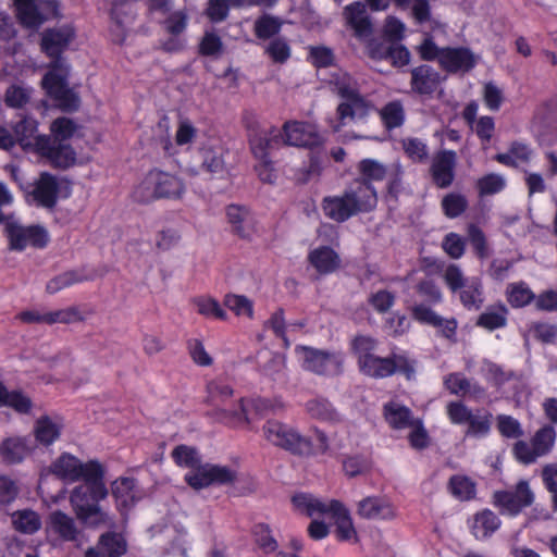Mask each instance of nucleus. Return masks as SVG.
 I'll return each instance as SVG.
<instances>
[{
  "label": "nucleus",
  "mask_w": 557,
  "mask_h": 557,
  "mask_svg": "<svg viewBox=\"0 0 557 557\" xmlns=\"http://www.w3.org/2000/svg\"><path fill=\"white\" fill-rule=\"evenodd\" d=\"M411 75V87L421 95L434 92L441 82L440 74L428 65L413 69Z\"/></svg>",
  "instance_id": "33"
},
{
  "label": "nucleus",
  "mask_w": 557,
  "mask_h": 557,
  "mask_svg": "<svg viewBox=\"0 0 557 557\" xmlns=\"http://www.w3.org/2000/svg\"><path fill=\"white\" fill-rule=\"evenodd\" d=\"M48 149L40 152V157L48 159L53 165L69 168L74 164L76 153L70 145L52 141L48 138Z\"/></svg>",
  "instance_id": "36"
},
{
  "label": "nucleus",
  "mask_w": 557,
  "mask_h": 557,
  "mask_svg": "<svg viewBox=\"0 0 557 557\" xmlns=\"http://www.w3.org/2000/svg\"><path fill=\"white\" fill-rule=\"evenodd\" d=\"M506 184V178L503 175L491 173L479 178L476 186L481 196H490L504 190Z\"/></svg>",
  "instance_id": "55"
},
{
  "label": "nucleus",
  "mask_w": 557,
  "mask_h": 557,
  "mask_svg": "<svg viewBox=\"0 0 557 557\" xmlns=\"http://www.w3.org/2000/svg\"><path fill=\"white\" fill-rule=\"evenodd\" d=\"M283 25V21L280 17L263 14L255 22V34L260 39H268L276 35Z\"/></svg>",
  "instance_id": "48"
},
{
  "label": "nucleus",
  "mask_w": 557,
  "mask_h": 557,
  "mask_svg": "<svg viewBox=\"0 0 557 557\" xmlns=\"http://www.w3.org/2000/svg\"><path fill=\"white\" fill-rule=\"evenodd\" d=\"M466 197L458 193H450L442 200V208L446 216L454 219L459 216L467 208Z\"/></svg>",
  "instance_id": "57"
},
{
  "label": "nucleus",
  "mask_w": 557,
  "mask_h": 557,
  "mask_svg": "<svg viewBox=\"0 0 557 557\" xmlns=\"http://www.w3.org/2000/svg\"><path fill=\"white\" fill-rule=\"evenodd\" d=\"M268 55L276 63H284L290 57V47L283 38H275L265 48Z\"/></svg>",
  "instance_id": "63"
},
{
  "label": "nucleus",
  "mask_w": 557,
  "mask_h": 557,
  "mask_svg": "<svg viewBox=\"0 0 557 557\" xmlns=\"http://www.w3.org/2000/svg\"><path fill=\"white\" fill-rule=\"evenodd\" d=\"M20 22L29 28H38L46 21L59 16L55 0H14Z\"/></svg>",
  "instance_id": "9"
},
{
  "label": "nucleus",
  "mask_w": 557,
  "mask_h": 557,
  "mask_svg": "<svg viewBox=\"0 0 557 557\" xmlns=\"http://www.w3.org/2000/svg\"><path fill=\"white\" fill-rule=\"evenodd\" d=\"M134 4L129 2L114 3L111 17V36L116 44H122L128 33L129 26L134 21Z\"/></svg>",
  "instance_id": "24"
},
{
  "label": "nucleus",
  "mask_w": 557,
  "mask_h": 557,
  "mask_svg": "<svg viewBox=\"0 0 557 557\" xmlns=\"http://www.w3.org/2000/svg\"><path fill=\"white\" fill-rule=\"evenodd\" d=\"M493 498L502 513L516 516L533 503L534 494L527 481H520L515 490L495 492Z\"/></svg>",
  "instance_id": "12"
},
{
  "label": "nucleus",
  "mask_w": 557,
  "mask_h": 557,
  "mask_svg": "<svg viewBox=\"0 0 557 557\" xmlns=\"http://www.w3.org/2000/svg\"><path fill=\"white\" fill-rule=\"evenodd\" d=\"M126 552V542L121 534H102L98 547L88 548L85 557H121Z\"/></svg>",
  "instance_id": "30"
},
{
  "label": "nucleus",
  "mask_w": 557,
  "mask_h": 557,
  "mask_svg": "<svg viewBox=\"0 0 557 557\" xmlns=\"http://www.w3.org/2000/svg\"><path fill=\"white\" fill-rule=\"evenodd\" d=\"M62 423L59 420L41 417L35 423L34 435L39 444L49 446L60 437Z\"/></svg>",
  "instance_id": "39"
},
{
  "label": "nucleus",
  "mask_w": 557,
  "mask_h": 557,
  "mask_svg": "<svg viewBox=\"0 0 557 557\" xmlns=\"http://www.w3.org/2000/svg\"><path fill=\"white\" fill-rule=\"evenodd\" d=\"M47 536L57 535L64 542H74L77 546H82L84 541L83 532L77 528L75 520L60 511L50 513L46 524Z\"/></svg>",
  "instance_id": "15"
},
{
  "label": "nucleus",
  "mask_w": 557,
  "mask_h": 557,
  "mask_svg": "<svg viewBox=\"0 0 557 557\" xmlns=\"http://www.w3.org/2000/svg\"><path fill=\"white\" fill-rule=\"evenodd\" d=\"M175 463L180 467L193 470L200 462V456L196 448L187 445H180L172 450L171 454Z\"/></svg>",
  "instance_id": "53"
},
{
  "label": "nucleus",
  "mask_w": 557,
  "mask_h": 557,
  "mask_svg": "<svg viewBox=\"0 0 557 557\" xmlns=\"http://www.w3.org/2000/svg\"><path fill=\"white\" fill-rule=\"evenodd\" d=\"M500 523V519L490 509L474 513L468 522L471 534L478 541L491 537L499 529Z\"/></svg>",
  "instance_id": "28"
},
{
  "label": "nucleus",
  "mask_w": 557,
  "mask_h": 557,
  "mask_svg": "<svg viewBox=\"0 0 557 557\" xmlns=\"http://www.w3.org/2000/svg\"><path fill=\"white\" fill-rule=\"evenodd\" d=\"M443 278L453 293H459V299L467 309L478 310L484 302L483 284L480 277H466L456 264H449L443 272Z\"/></svg>",
  "instance_id": "5"
},
{
  "label": "nucleus",
  "mask_w": 557,
  "mask_h": 557,
  "mask_svg": "<svg viewBox=\"0 0 557 557\" xmlns=\"http://www.w3.org/2000/svg\"><path fill=\"white\" fill-rule=\"evenodd\" d=\"M359 368L364 374L373 377H385L399 372L411 379L416 371V361L405 354H394L387 358L372 355L363 359Z\"/></svg>",
  "instance_id": "7"
},
{
  "label": "nucleus",
  "mask_w": 557,
  "mask_h": 557,
  "mask_svg": "<svg viewBox=\"0 0 557 557\" xmlns=\"http://www.w3.org/2000/svg\"><path fill=\"white\" fill-rule=\"evenodd\" d=\"M196 311L207 318L225 321L227 319L226 311L221 307L220 302L210 296H198L193 299Z\"/></svg>",
  "instance_id": "41"
},
{
  "label": "nucleus",
  "mask_w": 557,
  "mask_h": 557,
  "mask_svg": "<svg viewBox=\"0 0 557 557\" xmlns=\"http://www.w3.org/2000/svg\"><path fill=\"white\" fill-rule=\"evenodd\" d=\"M361 518L370 520H393L397 517L396 506L386 497L368 496L357 505Z\"/></svg>",
  "instance_id": "18"
},
{
  "label": "nucleus",
  "mask_w": 557,
  "mask_h": 557,
  "mask_svg": "<svg viewBox=\"0 0 557 557\" xmlns=\"http://www.w3.org/2000/svg\"><path fill=\"white\" fill-rule=\"evenodd\" d=\"M256 545L265 554L276 552L278 547L277 541L273 537L271 529L268 524H256L252 530Z\"/></svg>",
  "instance_id": "49"
},
{
  "label": "nucleus",
  "mask_w": 557,
  "mask_h": 557,
  "mask_svg": "<svg viewBox=\"0 0 557 557\" xmlns=\"http://www.w3.org/2000/svg\"><path fill=\"white\" fill-rule=\"evenodd\" d=\"M358 171L362 176V178L359 181H366L369 184L371 182L382 181L386 177L387 174H391L393 181L391 182L388 189L391 193H393L397 185L398 177L401 174V166L398 163H394L387 168L377 160L363 159L358 164Z\"/></svg>",
  "instance_id": "19"
},
{
  "label": "nucleus",
  "mask_w": 557,
  "mask_h": 557,
  "mask_svg": "<svg viewBox=\"0 0 557 557\" xmlns=\"http://www.w3.org/2000/svg\"><path fill=\"white\" fill-rule=\"evenodd\" d=\"M226 216L233 231L242 237H248L253 232L255 219L248 209L231 205L226 209Z\"/></svg>",
  "instance_id": "32"
},
{
  "label": "nucleus",
  "mask_w": 557,
  "mask_h": 557,
  "mask_svg": "<svg viewBox=\"0 0 557 557\" xmlns=\"http://www.w3.org/2000/svg\"><path fill=\"white\" fill-rule=\"evenodd\" d=\"M330 84L334 86V90L343 100L360 94L357 82L341 70H336L331 75Z\"/></svg>",
  "instance_id": "42"
},
{
  "label": "nucleus",
  "mask_w": 557,
  "mask_h": 557,
  "mask_svg": "<svg viewBox=\"0 0 557 557\" xmlns=\"http://www.w3.org/2000/svg\"><path fill=\"white\" fill-rule=\"evenodd\" d=\"M14 135L16 143L27 152L40 154L48 148L47 135L38 134V122L33 117H24L15 124Z\"/></svg>",
  "instance_id": "14"
},
{
  "label": "nucleus",
  "mask_w": 557,
  "mask_h": 557,
  "mask_svg": "<svg viewBox=\"0 0 557 557\" xmlns=\"http://www.w3.org/2000/svg\"><path fill=\"white\" fill-rule=\"evenodd\" d=\"M506 295L508 302L516 308L523 307L534 299V294L523 282L509 284L506 289Z\"/></svg>",
  "instance_id": "47"
},
{
  "label": "nucleus",
  "mask_w": 557,
  "mask_h": 557,
  "mask_svg": "<svg viewBox=\"0 0 557 557\" xmlns=\"http://www.w3.org/2000/svg\"><path fill=\"white\" fill-rule=\"evenodd\" d=\"M207 401L213 407L212 416L214 419L234 426L249 425L257 417L268 412L275 413L285 408L281 398H240L235 406L231 407L228 400L233 396V388L220 380L210 382L207 386Z\"/></svg>",
  "instance_id": "3"
},
{
  "label": "nucleus",
  "mask_w": 557,
  "mask_h": 557,
  "mask_svg": "<svg viewBox=\"0 0 557 557\" xmlns=\"http://www.w3.org/2000/svg\"><path fill=\"white\" fill-rule=\"evenodd\" d=\"M373 109L372 102L361 94L342 100L337 107V120L334 123L331 122V127L337 132L349 122L363 121Z\"/></svg>",
  "instance_id": "13"
},
{
  "label": "nucleus",
  "mask_w": 557,
  "mask_h": 557,
  "mask_svg": "<svg viewBox=\"0 0 557 557\" xmlns=\"http://www.w3.org/2000/svg\"><path fill=\"white\" fill-rule=\"evenodd\" d=\"M33 450L34 446L27 437H8L0 444V456L9 465L21 463Z\"/></svg>",
  "instance_id": "27"
},
{
  "label": "nucleus",
  "mask_w": 557,
  "mask_h": 557,
  "mask_svg": "<svg viewBox=\"0 0 557 557\" xmlns=\"http://www.w3.org/2000/svg\"><path fill=\"white\" fill-rule=\"evenodd\" d=\"M74 37V29L70 25L47 29L42 34L41 49L50 58L55 60L50 64L48 73L42 78L41 85L47 94L53 98L62 110H75L79 106L77 95L67 87L66 78L69 66L59 58Z\"/></svg>",
  "instance_id": "2"
},
{
  "label": "nucleus",
  "mask_w": 557,
  "mask_h": 557,
  "mask_svg": "<svg viewBox=\"0 0 557 557\" xmlns=\"http://www.w3.org/2000/svg\"><path fill=\"white\" fill-rule=\"evenodd\" d=\"M323 136L315 125L302 122H287L284 125V143L296 147H315L323 143Z\"/></svg>",
  "instance_id": "16"
},
{
  "label": "nucleus",
  "mask_w": 557,
  "mask_h": 557,
  "mask_svg": "<svg viewBox=\"0 0 557 557\" xmlns=\"http://www.w3.org/2000/svg\"><path fill=\"white\" fill-rule=\"evenodd\" d=\"M384 417L388 425L395 430L407 429L417 420L409 408L397 401L384 405Z\"/></svg>",
  "instance_id": "38"
},
{
  "label": "nucleus",
  "mask_w": 557,
  "mask_h": 557,
  "mask_svg": "<svg viewBox=\"0 0 557 557\" xmlns=\"http://www.w3.org/2000/svg\"><path fill=\"white\" fill-rule=\"evenodd\" d=\"M295 351L305 370L322 375H334L342 371L344 358L339 352L307 346H297Z\"/></svg>",
  "instance_id": "8"
},
{
  "label": "nucleus",
  "mask_w": 557,
  "mask_h": 557,
  "mask_svg": "<svg viewBox=\"0 0 557 557\" xmlns=\"http://www.w3.org/2000/svg\"><path fill=\"white\" fill-rule=\"evenodd\" d=\"M309 265L320 275L334 273L341 267L339 255L330 246L320 245L309 250Z\"/></svg>",
  "instance_id": "21"
},
{
  "label": "nucleus",
  "mask_w": 557,
  "mask_h": 557,
  "mask_svg": "<svg viewBox=\"0 0 557 557\" xmlns=\"http://www.w3.org/2000/svg\"><path fill=\"white\" fill-rule=\"evenodd\" d=\"M467 436L483 437L488 434L491 429V414L487 412L476 411L471 414L467 422Z\"/></svg>",
  "instance_id": "54"
},
{
  "label": "nucleus",
  "mask_w": 557,
  "mask_h": 557,
  "mask_svg": "<svg viewBox=\"0 0 557 557\" xmlns=\"http://www.w3.org/2000/svg\"><path fill=\"white\" fill-rule=\"evenodd\" d=\"M344 17L357 38L364 40L372 33V25L367 14L366 5L361 2H355L344 9Z\"/></svg>",
  "instance_id": "25"
},
{
  "label": "nucleus",
  "mask_w": 557,
  "mask_h": 557,
  "mask_svg": "<svg viewBox=\"0 0 557 557\" xmlns=\"http://www.w3.org/2000/svg\"><path fill=\"white\" fill-rule=\"evenodd\" d=\"M264 438L271 444L296 454L312 451L310 438L286 423L268 420L262 428Z\"/></svg>",
  "instance_id": "6"
},
{
  "label": "nucleus",
  "mask_w": 557,
  "mask_h": 557,
  "mask_svg": "<svg viewBox=\"0 0 557 557\" xmlns=\"http://www.w3.org/2000/svg\"><path fill=\"white\" fill-rule=\"evenodd\" d=\"M32 92L33 89L30 87L13 84L5 91L4 102L10 108H23L29 102Z\"/></svg>",
  "instance_id": "52"
},
{
  "label": "nucleus",
  "mask_w": 557,
  "mask_h": 557,
  "mask_svg": "<svg viewBox=\"0 0 557 557\" xmlns=\"http://www.w3.org/2000/svg\"><path fill=\"white\" fill-rule=\"evenodd\" d=\"M5 234L9 239L10 249L17 251H22L27 247L42 248L49 240L48 233L42 226H26L15 221H10L5 224Z\"/></svg>",
  "instance_id": "10"
},
{
  "label": "nucleus",
  "mask_w": 557,
  "mask_h": 557,
  "mask_svg": "<svg viewBox=\"0 0 557 557\" xmlns=\"http://www.w3.org/2000/svg\"><path fill=\"white\" fill-rule=\"evenodd\" d=\"M507 309L505 306L487 308L478 319L476 324L488 331L505 326Z\"/></svg>",
  "instance_id": "45"
},
{
  "label": "nucleus",
  "mask_w": 557,
  "mask_h": 557,
  "mask_svg": "<svg viewBox=\"0 0 557 557\" xmlns=\"http://www.w3.org/2000/svg\"><path fill=\"white\" fill-rule=\"evenodd\" d=\"M532 157V150L523 143H513L508 152L498 153L496 160L505 165H520L529 162Z\"/></svg>",
  "instance_id": "43"
},
{
  "label": "nucleus",
  "mask_w": 557,
  "mask_h": 557,
  "mask_svg": "<svg viewBox=\"0 0 557 557\" xmlns=\"http://www.w3.org/2000/svg\"><path fill=\"white\" fill-rule=\"evenodd\" d=\"M413 318L423 324H429L437 327L445 337H451L455 334L457 323L455 320L443 319L436 314L432 309L424 305H417L412 308Z\"/></svg>",
  "instance_id": "31"
},
{
  "label": "nucleus",
  "mask_w": 557,
  "mask_h": 557,
  "mask_svg": "<svg viewBox=\"0 0 557 557\" xmlns=\"http://www.w3.org/2000/svg\"><path fill=\"white\" fill-rule=\"evenodd\" d=\"M234 470L218 465L201 462L185 474V481L195 490L205 488L211 484H226L235 480Z\"/></svg>",
  "instance_id": "11"
},
{
  "label": "nucleus",
  "mask_w": 557,
  "mask_h": 557,
  "mask_svg": "<svg viewBox=\"0 0 557 557\" xmlns=\"http://www.w3.org/2000/svg\"><path fill=\"white\" fill-rule=\"evenodd\" d=\"M351 346L360 366L363 359L373 355L372 351L376 347V341L370 336L359 335L352 339Z\"/></svg>",
  "instance_id": "61"
},
{
  "label": "nucleus",
  "mask_w": 557,
  "mask_h": 557,
  "mask_svg": "<svg viewBox=\"0 0 557 557\" xmlns=\"http://www.w3.org/2000/svg\"><path fill=\"white\" fill-rule=\"evenodd\" d=\"M58 182L54 176L44 173L33 190V196L39 206L52 208L57 202Z\"/></svg>",
  "instance_id": "35"
},
{
  "label": "nucleus",
  "mask_w": 557,
  "mask_h": 557,
  "mask_svg": "<svg viewBox=\"0 0 557 557\" xmlns=\"http://www.w3.org/2000/svg\"><path fill=\"white\" fill-rule=\"evenodd\" d=\"M334 499H322L310 493H297L292 503L295 511L307 517L327 516Z\"/></svg>",
  "instance_id": "26"
},
{
  "label": "nucleus",
  "mask_w": 557,
  "mask_h": 557,
  "mask_svg": "<svg viewBox=\"0 0 557 557\" xmlns=\"http://www.w3.org/2000/svg\"><path fill=\"white\" fill-rule=\"evenodd\" d=\"M322 209L327 218L336 222H344L350 216L356 215L345 193L325 197L322 202Z\"/></svg>",
  "instance_id": "34"
},
{
  "label": "nucleus",
  "mask_w": 557,
  "mask_h": 557,
  "mask_svg": "<svg viewBox=\"0 0 557 557\" xmlns=\"http://www.w3.org/2000/svg\"><path fill=\"white\" fill-rule=\"evenodd\" d=\"M277 136L274 129H251L249 143L257 160L268 158L270 149L277 141Z\"/></svg>",
  "instance_id": "37"
},
{
  "label": "nucleus",
  "mask_w": 557,
  "mask_h": 557,
  "mask_svg": "<svg viewBox=\"0 0 557 557\" xmlns=\"http://www.w3.org/2000/svg\"><path fill=\"white\" fill-rule=\"evenodd\" d=\"M344 193L356 214L372 211L377 205L376 191L366 181H354Z\"/></svg>",
  "instance_id": "17"
},
{
  "label": "nucleus",
  "mask_w": 557,
  "mask_h": 557,
  "mask_svg": "<svg viewBox=\"0 0 557 557\" xmlns=\"http://www.w3.org/2000/svg\"><path fill=\"white\" fill-rule=\"evenodd\" d=\"M77 129L76 124L67 117H59L51 123L52 141L61 143L71 138Z\"/></svg>",
  "instance_id": "59"
},
{
  "label": "nucleus",
  "mask_w": 557,
  "mask_h": 557,
  "mask_svg": "<svg viewBox=\"0 0 557 557\" xmlns=\"http://www.w3.org/2000/svg\"><path fill=\"white\" fill-rule=\"evenodd\" d=\"M326 517L334 520V523L336 524V534L339 540L348 542L358 541L357 532L349 511L341 502L333 500Z\"/></svg>",
  "instance_id": "29"
},
{
  "label": "nucleus",
  "mask_w": 557,
  "mask_h": 557,
  "mask_svg": "<svg viewBox=\"0 0 557 557\" xmlns=\"http://www.w3.org/2000/svg\"><path fill=\"white\" fill-rule=\"evenodd\" d=\"M478 61V57L468 48H445L441 49L438 62L447 72H468Z\"/></svg>",
  "instance_id": "20"
},
{
  "label": "nucleus",
  "mask_w": 557,
  "mask_h": 557,
  "mask_svg": "<svg viewBox=\"0 0 557 557\" xmlns=\"http://www.w3.org/2000/svg\"><path fill=\"white\" fill-rule=\"evenodd\" d=\"M556 438L555 430L552 426H544L540 429L532 438L537 455L541 457L549 453L553 448Z\"/></svg>",
  "instance_id": "58"
},
{
  "label": "nucleus",
  "mask_w": 557,
  "mask_h": 557,
  "mask_svg": "<svg viewBox=\"0 0 557 557\" xmlns=\"http://www.w3.org/2000/svg\"><path fill=\"white\" fill-rule=\"evenodd\" d=\"M89 278L90 276L85 275L78 271L64 272L48 282L47 290L50 294H54L66 287H70L74 284L84 282Z\"/></svg>",
  "instance_id": "51"
},
{
  "label": "nucleus",
  "mask_w": 557,
  "mask_h": 557,
  "mask_svg": "<svg viewBox=\"0 0 557 557\" xmlns=\"http://www.w3.org/2000/svg\"><path fill=\"white\" fill-rule=\"evenodd\" d=\"M50 474L67 484L82 481L72 490L70 504L83 524L89 528L114 524L112 516L99 505V502L108 496L104 469L100 462L97 460L83 462L76 456L63 453L40 470V481Z\"/></svg>",
  "instance_id": "1"
},
{
  "label": "nucleus",
  "mask_w": 557,
  "mask_h": 557,
  "mask_svg": "<svg viewBox=\"0 0 557 557\" xmlns=\"http://www.w3.org/2000/svg\"><path fill=\"white\" fill-rule=\"evenodd\" d=\"M455 166L456 153L454 151L444 150L434 156L431 173L438 187L445 188L453 183Z\"/></svg>",
  "instance_id": "23"
},
{
  "label": "nucleus",
  "mask_w": 557,
  "mask_h": 557,
  "mask_svg": "<svg viewBox=\"0 0 557 557\" xmlns=\"http://www.w3.org/2000/svg\"><path fill=\"white\" fill-rule=\"evenodd\" d=\"M380 116L386 128L399 127L405 121L403 104L399 101L388 102L381 109Z\"/></svg>",
  "instance_id": "50"
},
{
  "label": "nucleus",
  "mask_w": 557,
  "mask_h": 557,
  "mask_svg": "<svg viewBox=\"0 0 557 557\" xmlns=\"http://www.w3.org/2000/svg\"><path fill=\"white\" fill-rule=\"evenodd\" d=\"M202 168L211 174H223L225 165L221 149H203Z\"/></svg>",
  "instance_id": "60"
},
{
  "label": "nucleus",
  "mask_w": 557,
  "mask_h": 557,
  "mask_svg": "<svg viewBox=\"0 0 557 557\" xmlns=\"http://www.w3.org/2000/svg\"><path fill=\"white\" fill-rule=\"evenodd\" d=\"M111 493L116 502V507L122 515L143 497L136 482L131 478H120L113 481Z\"/></svg>",
  "instance_id": "22"
},
{
  "label": "nucleus",
  "mask_w": 557,
  "mask_h": 557,
  "mask_svg": "<svg viewBox=\"0 0 557 557\" xmlns=\"http://www.w3.org/2000/svg\"><path fill=\"white\" fill-rule=\"evenodd\" d=\"M185 191L183 182L163 171L152 170L135 187L133 196L139 202H149L160 198H181Z\"/></svg>",
  "instance_id": "4"
},
{
  "label": "nucleus",
  "mask_w": 557,
  "mask_h": 557,
  "mask_svg": "<svg viewBox=\"0 0 557 557\" xmlns=\"http://www.w3.org/2000/svg\"><path fill=\"white\" fill-rule=\"evenodd\" d=\"M224 306L237 317L253 319V302L244 295L227 294L223 300Z\"/></svg>",
  "instance_id": "46"
},
{
  "label": "nucleus",
  "mask_w": 557,
  "mask_h": 557,
  "mask_svg": "<svg viewBox=\"0 0 557 557\" xmlns=\"http://www.w3.org/2000/svg\"><path fill=\"white\" fill-rule=\"evenodd\" d=\"M306 412L315 420L321 422H337L339 421V414L332 406V404L321 397L310 399L306 403Z\"/></svg>",
  "instance_id": "40"
},
{
  "label": "nucleus",
  "mask_w": 557,
  "mask_h": 557,
  "mask_svg": "<svg viewBox=\"0 0 557 557\" xmlns=\"http://www.w3.org/2000/svg\"><path fill=\"white\" fill-rule=\"evenodd\" d=\"M401 143L406 154L412 161L420 162L428 157V148L422 140L418 138H405Z\"/></svg>",
  "instance_id": "64"
},
{
  "label": "nucleus",
  "mask_w": 557,
  "mask_h": 557,
  "mask_svg": "<svg viewBox=\"0 0 557 557\" xmlns=\"http://www.w3.org/2000/svg\"><path fill=\"white\" fill-rule=\"evenodd\" d=\"M451 494L460 500H469L475 494L474 483L466 476L455 475L449 481Z\"/></svg>",
  "instance_id": "56"
},
{
  "label": "nucleus",
  "mask_w": 557,
  "mask_h": 557,
  "mask_svg": "<svg viewBox=\"0 0 557 557\" xmlns=\"http://www.w3.org/2000/svg\"><path fill=\"white\" fill-rule=\"evenodd\" d=\"M497 428L500 434L508 438L522 436L523 431L519 421L510 416L500 414L497 417Z\"/></svg>",
  "instance_id": "62"
},
{
  "label": "nucleus",
  "mask_w": 557,
  "mask_h": 557,
  "mask_svg": "<svg viewBox=\"0 0 557 557\" xmlns=\"http://www.w3.org/2000/svg\"><path fill=\"white\" fill-rule=\"evenodd\" d=\"M12 522L20 532L33 534L41 527V520L37 512L33 510H20L12 515Z\"/></svg>",
  "instance_id": "44"
}]
</instances>
